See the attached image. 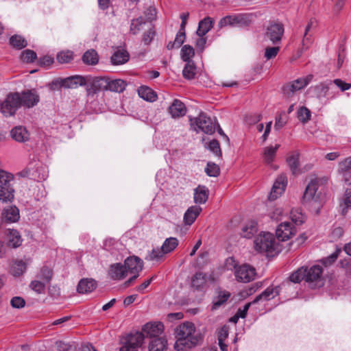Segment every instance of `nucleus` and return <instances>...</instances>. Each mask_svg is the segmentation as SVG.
Segmentation results:
<instances>
[{
  "mask_svg": "<svg viewBox=\"0 0 351 351\" xmlns=\"http://www.w3.org/2000/svg\"><path fill=\"white\" fill-rule=\"evenodd\" d=\"M176 339L174 349L176 351H189L197 346L201 341V337L195 332L194 324L185 322L178 325L174 330Z\"/></svg>",
  "mask_w": 351,
  "mask_h": 351,
  "instance_id": "nucleus-1",
  "label": "nucleus"
},
{
  "mask_svg": "<svg viewBox=\"0 0 351 351\" xmlns=\"http://www.w3.org/2000/svg\"><path fill=\"white\" fill-rule=\"evenodd\" d=\"M256 250L260 252H267L268 255L277 254L281 252V246L276 241L273 234L261 232L254 240Z\"/></svg>",
  "mask_w": 351,
  "mask_h": 351,
  "instance_id": "nucleus-2",
  "label": "nucleus"
},
{
  "mask_svg": "<svg viewBox=\"0 0 351 351\" xmlns=\"http://www.w3.org/2000/svg\"><path fill=\"white\" fill-rule=\"evenodd\" d=\"M189 121L191 128L196 132H202L206 134H212L216 129V119H212L204 112L199 113L197 117L190 118Z\"/></svg>",
  "mask_w": 351,
  "mask_h": 351,
  "instance_id": "nucleus-3",
  "label": "nucleus"
},
{
  "mask_svg": "<svg viewBox=\"0 0 351 351\" xmlns=\"http://www.w3.org/2000/svg\"><path fill=\"white\" fill-rule=\"evenodd\" d=\"M254 14L251 13H242L228 15L223 17L219 22V27L223 28L227 26L247 27L254 20Z\"/></svg>",
  "mask_w": 351,
  "mask_h": 351,
  "instance_id": "nucleus-4",
  "label": "nucleus"
},
{
  "mask_svg": "<svg viewBox=\"0 0 351 351\" xmlns=\"http://www.w3.org/2000/svg\"><path fill=\"white\" fill-rule=\"evenodd\" d=\"M21 106V94L10 93L1 104V112L5 117H11L15 114Z\"/></svg>",
  "mask_w": 351,
  "mask_h": 351,
  "instance_id": "nucleus-5",
  "label": "nucleus"
},
{
  "mask_svg": "<svg viewBox=\"0 0 351 351\" xmlns=\"http://www.w3.org/2000/svg\"><path fill=\"white\" fill-rule=\"evenodd\" d=\"M285 33V27L282 22L278 21H270L265 29V37L272 44L280 43Z\"/></svg>",
  "mask_w": 351,
  "mask_h": 351,
  "instance_id": "nucleus-6",
  "label": "nucleus"
},
{
  "mask_svg": "<svg viewBox=\"0 0 351 351\" xmlns=\"http://www.w3.org/2000/svg\"><path fill=\"white\" fill-rule=\"evenodd\" d=\"M123 265L125 267V269H127V274L132 275L124 283L125 287H128L138 276L139 272L143 269V262L140 258L134 256L127 258Z\"/></svg>",
  "mask_w": 351,
  "mask_h": 351,
  "instance_id": "nucleus-7",
  "label": "nucleus"
},
{
  "mask_svg": "<svg viewBox=\"0 0 351 351\" xmlns=\"http://www.w3.org/2000/svg\"><path fill=\"white\" fill-rule=\"evenodd\" d=\"M318 183L311 180L307 185L302 197V204L309 206H319L320 205V195L317 193Z\"/></svg>",
  "mask_w": 351,
  "mask_h": 351,
  "instance_id": "nucleus-8",
  "label": "nucleus"
},
{
  "mask_svg": "<svg viewBox=\"0 0 351 351\" xmlns=\"http://www.w3.org/2000/svg\"><path fill=\"white\" fill-rule=\"evenodd\" d=\"M313 78V75L309 74L286 84L283 87L284 94L288 97H292L295 92L306 86L312 81Z\"/></svg>",
  "mask_w": 351,
  "mask_h": 351,
  "instance_id": "nucleus-9",
  "label": "nucleus"
},
{
  "mask_svg": "<svg viewBox=\"0 0 351 351\" xmlns=\"http://www.w3.org/2000/svg\"><path fill=\"white\" fill-rule=\"evenodd\" d=\"M234 276L237 281L247 283L255 279L256 269L250 265L243 264L239 267L234 265Z\"/></svg>",
  "mask_w": 351,
  "mask_h": 351,
  "instance_id": "nucleus-10",
  "label": "nucleus"
},
{
  "mask_svg": "<svg viewBox=\"0 0 351 351\" xmlns=\"http://www.w3.org/2000/svg\"><path fill=\"white\" fill-rule=\"evenodd\" d=\"M297 232L295 226L289 221L281 222L276 228V235L279 241H285L292 238Z\"/></svg>",
  "mask_w": 351,
  "mask_h": 351,
  "instance_id": "nucleus-11",
  "label": "nucleus"
},
{
  "mask_svg": "<svg viewBox=\"0 0 351 351\" xmlns=\"http://www.w3.org/2000/svg\"><path fill=\"white\" fill-rule=\"evenodd\" d=\"M144 341V335L141 332H135L126 337L123 346L119 351H138Z\"/></svg>",
  "mask_w": 351,
  "mask_h": 351,
  "instance_id": "nucleus-12",
  "label": "nucleus"
},
{
  "mask_svg": "<svg viewBox=\"0 0 351 351\" xmlns=\"http://www.w3.org/2000/svg\"><path fill=\"white\" fill-rule=\"evenodd\" d=\"M287 185V178L285 175L281 174L276 179L271 188L269 199L275 200L281 196L285 191Z\"/></svg>",
  "mask_w": 351,
  "mask_h": 351,
  "instance_id": "nucleus-13",
  "label": "nucleus"
},
{
  "mask_svg": "<svg viewBox=\"0 0 351 351\" xmlns=\"http://www.w3.org/2000/svg\"><path fill=\"white\" fill-rule=\"evenodd\" d=\"M33 164H30L25 169L20 173V175L23 177H29L32 179L41 181L45 180L48 173L45 168L42 167H37L36 169L32 168Z\"/></svg>",
  "mask_w": 351,
  "mask_h": 351,
  "instance_id": "nucleus-14",
  "label": "nucleus"
},
{
  "mask_svg": "<svg viewBox=\"0 0 351 351\" xmlns=\"http://www.w3.org/2000/svg\"><path fill=\"white\" fill-rule=\"evenodd\" d=\"M21 106L32 108L39 101V95L33 90L24 91L21 94Z\"/></svg>",
  "mask_w": 351,
  "mask_h": 351,
  "instance_id": "nucleus-15",
  "label": "nucleus"
},
{
  "mask_svg": "<svg viewBox=\"0 0 351 351\" xmlns=\"http://www.w3.org/2000/svg\"><path fill=\"white\" fill-rule=\"evenodd\" d=\"M109 276L113 280H120L125 278L127 274V269L121 263H114L110 265L108 271Z\"/></svg>",
  "mask_w": 351,
  "mask_h": 351,
  "instance_id": "nucleus-16",
  "label": "nucleus"
},
{
  "mask_svg": "<svg viewBox=\"0 0 351 351\" xmlns=\"http://www.w3.org/2000/svg\"><path fill=\"white\" fill-rule=\"evenodd\" d=\"M86 85V79L80 75H74L63 79L61 86L66 88H76L79 86Z\"/></svg>",
  "mask_w": 351,
  "mask_h": 351,
  "instance_id": "nucleus-17",
  "label": "nucleus"
},
{
  "mask_svg": "<svg viewBox=\"0 0 351 351\" xmlns=\"http://www.w3.org/2000/svg\"><path fill=\"white\" fill-rule=\"evenodd\" d=\"M202 209L199 206H191L185 212L183 217L185 225L191 226L201 213Z\"/></svg>",
  "mask_w": 351,
  "mask_h": 351,
  "instance_id": "nucleus-18",
  "label": "nucleus"
},
{
  "mask_svg": "<svg viewBox=\"0 0 351 351\" xmlns=\"http://www.w3.org/2000/svg\"><path fill=\"white\" fill-rule=\"evenodd\" d=\"M169 112L173 118H178L185 115L186 108L181 101L174 99L171 105L169 107Z\"/></svg>",
  "mask_w": 351,
  "mask_h": 351,
  "instance_id": "nucleus-19",
  "label": "nucleus"
},
{
  "mask_svg": "<svg viewBox=\"0 0 351 351\" xmlns=\"http://www.w3.org/2000/svg\"><path fill=\"white\" fill-rule=\"evenodd\" d=\"M279 287H269L267 288L262 293L257 295L252 301V303H257L259 301L270 300L277 296L279 294Z\"/></svg>",
  "mask_w": 351,
  "mask_h": 351,
  "instance_id": "nucleus-20",
  "label": "nucleus"
},
{
  "mask_svg": "<svg viewBox=\"0 0 351 351\" xmlns=\"http://www.w3.org/2000/svg\"><path fill=\"white\" fill-rule=\"evenodd\" d=\"M143 330L147 335L156 338V336L163 332L164 326L161 322L147 323L144 326Z\"/></svg>",
  "mask_w": 351,
  "mask_h": 351,
  "instance_id": "nucleus-21",
  "label": "nucleus"
},
{
  "mask_svg": "<svg viewBox=\"0 0 351 351\" xmlns=\"http://www.w3.org/2000/svg\"><path fill=\"white\" fill-rule=\"evenodd\" d=\"M306 268V281L308 282H317L321 279L322 274V268L319 265H313L310 268Z\"/></svg>",
  "mask_w": 351,
  "mask_h": 351,
  "instance_id": "nucleus-22",
  "label": "nucleus"
},
{
  "mask_svg": "<svg viewBox=\"0 0 351 351\" xmlns=\"http://www.w3.org/2000/svg\"><path fill=\"white\" fill-rule=\"evenodd\" d=\"M19 210L16 206H8L2 213V218L6 222H16L19 220Z\"/></svg>",
  "mask_w": 351,
  "mask_h": 351,
  "instance_id": "nucleus-23",
  "label": "nucleus"
},
{
  "mask_svg": "<svg viewBox=\"0 0 351 351\" xmlns=\"http://www.w3.org/2000/svg\"><path fill=\"white\" fill-rule=\"evenodd\" d=\"M97 287V282L93 279H82L77 285V290L80 293H88L92 292Z\"/></svg>",
  "mask_w": 351,
  "mask_h": 351,
  "instance_id": "nucleus-24",
  "label": "nucleus"
},
{
  "mask_svg": "<svg viewBox=\"0 0 351 351\" xmlns=\"http://www.w3.org/2000/svg\"><path fill=\"white\" fill-rule=\"evenodd\" d=\"M129 60V53L123 49H117L111 56V62L114 65L125 64Z\"/></svg>",
  "mask_w": 351,
  "mask_h": 351,
  "instance_id": "nucleus-25",
  "label": "nucleus"
},
{
  "mask_svg": "<svg viewBox=\"0 0 351 351\" xmlns=\"http://www.w3.org/2000/svg\"><path fill=\"white\" fill-rule=\"evenodd\" d=\"M328 90L329 84L326 82H322L310 87L308 91L317 99H322L326 96Z\"/></svg>",
  "mask_w": 351,
  "mask_h": 351,
  "instance_id": "nucleus-26",
  "label": "nucleus"
},
{
  "mask_svg": "<svg viewBox=\"0 0 351 351\" xmlns=\"http://www.w3.org/2000/svg\"><path fill=\"white\" fill-rule=\"evenodd\" d=\"M90 88H88L89 93H95L101 90H108V79L106 77H95L92 80Z\"/></svg>",
  "mask_w": 351,
  "mask_h": 351,
  "instance_id": "nucleus-27",
  "label": "nucleus"
},
{
  "mask_svg": "<svg viewBox=\"0 0 351 351\" xmlns=\"http://www.w3.org/2000/svg\"><path fill=\"white\" fill-rule=\"evenodd\" d=\"M6 236L9 246L16 248L21 245L23 240L17 230L8 229L6 231Z\"/></svg>",
  "mask_w": 351,
  "mask_h": 351,
  "instance_id": "nucleus-28",
  "label": "nucleus"
},
{
  "mask_svg": "<svg viewBox=\"0 0 351 351\" xmlns=\"http://www.w3.org/2000/svg\"><path fill=\"white\" fill-rule=\"evenodd\" d=\"M11 136L18 142H25L29 139V133L23 126H16L10 132Z\"/></svg>",
  "mask_w": 351,
  "mask_h": 351,
  "instance_id": "nucleus-29",
  "label": "nucleus"
},
{
  "mask_svg": "<svg viewBox=\"0 0 351 351\" xmlns=\"http://www.w3.org/2000/svg\"><path fill=\"white\" fill-rule=\"evenodd\" d=\"M14 192L12 185L0 186V201L11 202L14 198Z\"/></svg>",
  "mask_w": 351,
  "mask_h": 351,
  "instance_id": "nucleus-30",
  "label": "nucleus"
},
{
  "mask_svg": "<svg viewBox=\"0 0 351 351\" xmlns=\"http://www.w3.org/2000/svg\"><path fill=\"white\" fill-rule=\"evenodd\" d=\"M167 341L165 337L152 338L149 341V351H165L167 348Z\"/></svg>",
  "mask_w": 351,
  "mask_h": 351,
  "instance_id": "nucleus-31",
  "label": "nucleus"
},
{
  "mask_svg": "<svg viewBox=\"0 0 351 351\" xmlns=\"http://www.w3.org/2000/svg\"><path fill=\"white\" fill-rule=\"evenodd\" d=\"M208 198V190L204 186H198L194 191V201L196 204L206 203Z\"/></svg>",
  "mask_w": 351,
  "mask_h": 351,
  "instance_id": "nucleus-32",
  "label": "nucleus"
},
{
  "mask_svg": "<svg viewBox=\"0 0 351 351\" xmlns=\"http://www.w3.org/2000/svg\"><path fill=\"white\" fill-rule=\"evenodd\" d=\"M288 214H289L288 218L291 220V223L295 226L301 225L305 221L306 217L299 208H293L288 211Z\"/></svg>",
  "mask_w": 351,
  "mask_h": 351,
  "instance_id": "nucleus-33",
  "label": "nucleus"
},
{
  "mask_svg": "<svg viewBox=\"0 0 351 351\" xmlns=\"http://www.w3.org/2000/svg\"><path fill=\"white\" fill-rule=\"evenodd\" d=\"M280 147V145L277 144L274 147L269 146L266 147L263 149V158L265 163L271 165L274 161L276 152Z\"/></svg>",
  "mask_w": 351,
  "mask_h": 351,
  "instance_id": "nucleus-34",
  "label": "nucleus"
},
{
  "mask_svg": "<svg viewBox=\"0 0 351 351\" xmlns=\"http://www.w3.org/2000/svg\"><path fill=\"white\" fill-rule=\"evenodd\" d=\"M213 21L211 18L206 17L199 23L198 28L197 29V34L199 36H204L210 29L213 27Z\"/></svg>",
  "mask_w": 351,
  "mask_h": 351,
  "instance_id": "nucleus-35",
  "label": "nucleus"
},
{
  "mask_svg": "<svg viewBox=\"0 0 351 351\" xmlns=\"http://www.w3.org/2000/svg\"><path fill=\"white\" fill-rule=\"evenodd\" d=\"M257 230V223L254 221H250L243 227L241 235L245 238L250 239L256 233Z\"/></svg>",
  "mask_w": 351,
  "mask_h": 351,
  "instance_id": "nucleus-36",
  "label": "nucleus"
},
{
  "mask_svg": "<svg viewBox=\"0 0 351 351\" xmlns=\"http://www.w3.org/2000/svg\"><path fill=\"white\" fill-rule=\"evenodd\" d=\"M138 93V95L146 101H154L157 99V95L147 86H141Z\"/></svg>",
  "mask_w": 351,
  "mask_h": 351,
  "instance_id": "nucleus-37",
  "label": "nucleus"
},
{
  "mask_svg": "<svg viewBox=\"0 0 351 351\" xmlns=\"http://www.w3.org/2000/svg\"><path fill=\"white\" fill-rule=\"evenodd\" d=\"M230 294L228 291H219L218 295L214 298L213 302L212 310L217 309L220 306L224 304L230 298Z\"/></svg>",
  "mask_w": 351,
  "mask_h": 351,
  "instance_id": "nucleus-38",
  "label": "nucleus"
},
{
  "mask_svg": "<svg viewBox=\"0 0 351 351\" xmlns=\"http://www.w3.org/2000/svg\"><path fill=\"white\" fill-rule=\"evenodd\" d=\"M126 84L125 82L120 79L109 80L108 90L113 92L121 93L125 88Z\"/></svg>",
  "mask_w": 351,
  "mask_h": 351,
  "instance_id": "nucleus-39",
  "label": "nucleus"
},
{
  "mask_svg": "<svg viewBox=\"0 0 351 351\" xmlns=\"http://www.w3.org/2000/svg\"><path fill=\"white\" fill-rule=\"evenodd\" d=\"M27 268V264L22 260H16L11 267V272L14 276L23 275Z\"/></svg>",
  "mask_w": 351,
  "mask_h": 351,
  "instance_id": "nucleus-40",
  "label": "nucleus"
},
{
  "mask_svg": "<svg viewBox=\"0 0 351 351\" xmlns=\"http://www.w3.org/2000/svg\"><path fill=\"white\" fill-rule=\"evenodd\" d=\"M82 60L86 64L95 65L99 61L98 54L94 49L88 50L84 53Z\"/></svg>",
  "mask_w": 351,
  "mask_h": 351,
  "instance_id": "nucleus-41",
  "label": "nucleus"
},
{
  "mask_svg": "<svg viewBox=\"0 0 351 351\" xmlns=\"http://www.w3.org/2000/svg\"><path fill=\"white\" fill-rule=\"evenodd\" d=\"M178 240L176 237H169L165 239L161 248L166 254L173 251L178 245Z\"/></svg>",
  "mask_w": 351,
  "mask_h": 351,
  "instance_id": "nucleus-42",
  "label": "nucleus"
},
{
  "mask_svg": "<svg viewBox=\"0 0 351 351\" xmlns=\"http://www.w3.org/2000/svg\"><path fill=\"white\" fill-rule=\"evenodd\" d=\"M207 276L202 272L196 273L192 278L191 285L196 289H200L204 286L206 282Z\"/></svg>",
  "mask_w": 351,
  "mask_h": 351,
  "instance_id": "nucleus-43",
  "label": "nucleus"
},
{
  "mask_svg": "<svg viewBox=\"0 0 351 351\" xmlns=\"http://www.w3.org/2000/svg\"><path fill=\"white\" fill-rule=\"evenodd\" d=\"M195 55L194 49L189 45H185L181 49V58L184 62H193L191 59Z\"/></svg>",
  "mask_w": 351,
  "mask_h": 351,
  "instance_id": "nucleus-44",
  "label": "nucleus"
},
{
  "mask_svg": "<svg viewBox=\"0 0 351 351\" xmlns=\"http://www.w3.org/2000/svg\"><path fill=\"white\" fill-rule=\"evenodd\" d=\"M288 215V210H285L282 207H275L269 213V217L271 219L276 221H281L287 217Z\"/></svg>",
  "mask_w": 351,
  "mask_h": 351,
  "instance_id": "nucleus-45",
  "label": "nucleus"
},
{
  "mask_svg": "<svg viewBox=\"0 0 351 351\" xmlns=\"http://www.w3.org/2000/svg\"><path fill=\"white\" fill-rule=\"evenodd\" d=\"M165 254L164 253L162 249L160 248H154L145 257L147 261H160L164 258Z\"/></svg>",
  "mask_w": 351,
  "mask_h": 351,
  "instance_id": "nucleus-46",
  "label": "nucleus"
},
{
  "mask_svg": "<svg viewBox=\"0 0 351 351\" xmlns=\"http://www.w3.org/2000/svg\"><path fill=\"white\" fill-rule=\"evenodd\" d=\"M287 162L291 168L293 173H297L298 172L299 166V154L295 152L291 154L287 159Z\"/></svg>",
  "mask_w": 351,
  "mask_h": 351,
  "instance_id": "nucleus-47",
  "label": "nucleus"
},
{
  "mask_svg": "<svg viewBox=\"0 0 351 351\" xmlns=\"http://www.w3.org/2000/svg\"><path fill=\"white\" fill-rule=\"evenodd\" d=\"M297 117L300 122L306 123L311 117V112L305 106L300 107L297 111Z\"/></svg>",
  "mask_w": 351,
  "mask_h": 351,
  "instance_id": "nucleus-48",
  "label": "nucleus"
},
{
  "mask_svg": "<svg viewBox=\"0 0 351 351\" xmlns=\"http://www.w3.org/2000/svg\"><path fill=\"white\" fill-rule=\"evenodd\" d=\"M306 268L302 267L294 271L289 277L290 281L294 283L300 282L303 279L306 280Z\"/></svg>",
  "mask_w": 351,
  "mask_h": 351,
  "instance_id": "nucleus-49",
  "label": "nucleus"
},
{
  "mask_svg": "<svg viewBox=\"0 0 351 351\" xmlns=\"http://www.w3.org/2000/svg\"><path fill=\"white\" fill-rule=\"evenodd\" d=\"M195 71L196 67L193 62H186L182 71V74L184 78L191 80L195 77Z\"/></svg>",
  "mask_w": 351,
  "mask_h": 351,
  "instance_id": "nucleus-50",
  "label": "nucleus"
},
{
  "mask_svg": "<svg viewBox=\"0 0 351 351\" xmlns=\"http://www.w3.org/2000/svg\"><path fill=\"white\" fill-rule=\"evenodd\" d=\"M73 59V53L70 50L62 51L57 54V60L61 64L71 62Z\"/></svg>",
  "mask_w": 351,
  "mask_h": 351,
  "instance_id": "nucleus-51",
  "label": "nucleus"
},
{
  "mask_svg": "<svg viewBox=\"0 0 351 351\" xmlns=\"http://www.w3.org/2000/svg\"><path fill=\"white\" fill-rule=\"evenodd\" d=\"M10 45L17 49H23L27 45V41L21 36L14 35L10 39Z\"/></svg>",
  "mask_w": 351,
  "mask_h": 351,
  "instance_id": "nucleus-52",
  "label": "nucleus"
},
{
  "mask_svg": "<svg viewBox=\"0 0 351 351\" xmlns=\"http://www.w3.org/2000/svg\"><path fill=\"white\" fill-rule=\"evenodd\" d=\"M46 282L38 279L32 280L29 284V288L36 293L41 294L45 292Z\"/></svg>",
  "mask_w": 351,
  "mask_h": 351,
  "instance_id": "nucleus-53",
  "label": "nucleus"
},
{
  "mask_svg": "<svg viewBox=\"0 0 351 351\" xmlns=\"http://www.w3.org/2000/svg\"><path fill=\"white\" fill-rule=\"evenodd\" d=\"M13 179L12 173L0 169V186L12 185Z\"/></svg>",
  "mask_w": 351,
  "mask_h": 351,
  "instance_id": "nucleus-54",
  "label": "nucleus"
},
{
  "mask_svg": "<svg viewBox=\"0 0 351 351\" xmlns=\"http://www.w3.org/2000/svg\"><path fill=\"white\" fill-rule=\"evenodd\" d=\"M52 276V271L47 267H43L40 272L37 275V278L47 283L50 281Z\"/></svg>",
  "mask_w": 351,
  "mask_h": 351,
  "instance_id": "nucleus-55",
  "label": "nucleus"
},
{
  "mask_svg": "<svg viewBox=\"0 0 351 351\" xmlns=\"http://www.w3.org/2000/svg\"><path fill=\"white\" fill-rule=\"evenodd\" d=\"M144 24H145V21L141 16L133 19L130 25V32L133 34H138L141 29V25Z\"/></svg>",
  "mask_w": 351,
  "mask_h": 351,
  "instance_id": "nucleus-56",
  "label": "nucleus"
},
{
  "mask_svg": "<svg viewBox=\"0 0 351 351\" xmlns=\"http://www.w3.org/2000/svg\"><path fill=\"white\" fill-rule=\"evenodd\" d=\"M37 58L36 52L30 49H26L21 53V58L23 62L30 63L34 62Z\"/></svg>",
  "mask_w": 351,
  "mask_h": 351,
  "instance_id": "nucleus-57",
  "label": "nucleus"
},
{
  "mask_svg": "<svg viewBox=\"0 0 351 351\" xmlns=\"http://www.w3.org/2000/svg\"><path fill=\"white\" fill-rule=\"evenodd\" d=\"M341 252V250L340 248L336 249V250L332 254H331L330 256H328V257H326L325 258H323L322 260V263L326 267L330 265L337 260V258L339 256Z\"/></svg>",
  "mask_w": 351,
  "mask_h": 351,
  "instance_id": "nucleus-58",
  "label": "nucleus"
},
{
  "mask_svg": "<svg viewBox=\"0 0 351 351\" xmlns=\"http://www.w3.org/2000/svg\"><path fill=\"white\" fill-rule=\"evenodd\" d=\"M351 156L346 158L339 164V172L345 173L346 172H351Z\"/></svg>",
  "mask_w": 351,
  "mask_h": 351,
  "instance_id": "nucleus-59",
  "label": "nucleus"
},
{
  "mask_svg": "<svg viewBox=\"0 0 351 351\" xmlns=\"http://www.w3.org/2000/svg\"><path fill=\"white\" fill-rule=\"evenodd\" d=\"M205 171L208 176L216 177L219 174V167L215 163L208 162Z\"/></svg>",
  "mask_w": 351,
  "mask_h": 351,
  "instance_id": "nucleus-60",
  "label": "nucleus"
},
{
  "mask_svg": "<svg viewBox=\"0 0 351 351\" xmlns=\"http://www.w3.org/2000/svg\"><path fill=\"white\" fill-rule=\"evenodd\" d=\"M208 149L213 154H215L217 156H221L220 145L217 140L211 141L208 145Z\"/></svg>",
  "mask_w": 351,
  "mask_h": 351,
  "instance_id": "nucleus-61",
  "label": "nucleus"
},
{
  "mask_svg": "<svg viewBox=\"0 0 351 351\" xmlns=\"http://www.w3.org/2000/svg\"><path fill=\"white\" fill-rule=\"evenodd\" d=\"M10 304L14 308H22L25 305V301L21 297L15 296L11 299Z\"/></svg>",
  "mask_w": 351,
  "mask_h": 351,
  "instance_id": "nucleus-62",
  "label": "nucleus"
},
{
  "mask_svg": "<svg viewBox=\"0 0 351 351\" xmlns=\"http://www.w3.org/2000/svg\"><path fill=\"white\" fill-rule=\"evenodd\" d=\"M185 29H180L179 32L177 33L176 36L174 40V43L176 44V47H180L185 40Z\"/></svg>",
  "mask_w": 351,
  "mask_h": 351,
  "instance_id": "nucleus-63",
  "label": "nucleus"
},
{
  "mask_svg": "<svg viewBox=\"0 0 351 351\" xmlns=\"http://www.w3.org/2000/svg\"><path fill=\"white\" fill-rule=\"evenodd\" d=\"M280 50L278 47H267L265 49V56L267 60L276 57Z\"/></svg>",
  "mask_w": 351,
  "mask_h": 351,
  "instance_id": "nucleus-64",
  "label": "nucleus"
}]
</instances>
